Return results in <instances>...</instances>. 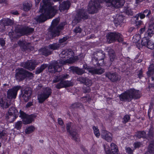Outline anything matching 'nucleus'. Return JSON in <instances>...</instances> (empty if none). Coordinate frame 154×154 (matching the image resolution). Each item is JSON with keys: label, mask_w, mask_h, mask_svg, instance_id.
<instances>
[{"label": "nucleus", "mask_w": 154, "mask_h": 154, "mask_svg": "<svg viewBox=\"0 0 154 154\" xmlns=\"http://www.w3.org/2000/svg\"><path fill=\"white\" fill-rule=\"evenodd\" d=\"M52 5L53 3L51 2V0H42L39 10L41 14L35 18L37 22H44L55 15L58 10V7L56 6H52Z\"/></svg>", "instance_id": "1"}, {"label": "nucleus", "mask_w": 154, "mask_h": 154, "mask_svg": "<svg viewBox=\"0 0 154 154\" xmlns=\"http://www.w3.org/2000/svg\"><path fill=\"white\" fill-rule=\"evenodd\" d=\"M104 2L107 7L119 8L123 6L125 3L124 0H91L89 3V13L94 14L97 12L100 7V3Z\"/></svg>", "instance_id": "2"}, {"label": "nucleus", "mask_w": 154, "mask_h": 154, "mask_svg": "<svg viewBox=\"0 0 154 154\" xmlns=\"http://www.w3.org/2000/svg\"><path fill=\"white\" fill-rule=\"evenodd\" d=\"M73 53L70 49H66L62 51L60 54L61 58L59 62L55 61L53 65L55 72H60L61 70L62 66L67 63H72L75 62L76 59L73 56Z\"/></svg>", "instance_id": "3"}, {"label": "nucleus", "mask_w": 154, "mask_h": 154, "mask_svg": "<svg viewBox=\"0 0 154 154\" xmlns=\"http://www.w3.org/2000/svg\"><path fill=\"white\" fill-rule=\"evenodd\" d=\"M120 100L122 101L130 102L133 99H137L140 97L139 90L134 88L130 89L122 93L119 96Z\"/></svg>", "instance_id": "4"}, {"label": "nucleus", "mask_w": 154, "mask_h": 154, "mask_svg": "<svg viewBox=\"0 0 154 154\" xmlns=\"http://www.w3.org/2000/svg\"><path fill=\"white\" fill-rule=\"evenodd\" d=\"M60 18H57L52 20L51 26L49 29L48 34L51 37L53 38L59 35L60 31L63 29L64 25L62 23L58 25L60 21Z\"/></svg>", "instance_id": "5"}, {"label": "nucleus", "mask_w": 154, "mask_h": 154, "mask_svg": "<svg viewBox=\"0 0 154 154\" xmlns=\"http://www.w3.org/2000/svg\"><path fill=\"white\" fill-rule=\"evenodd\" d=\"M34 31L32 28L29 27H20V28H16L15 31V34L13 32H10L8 35L11 40L13 38H18L23 35H28L32 32Z\"/></svg>", "instance_id": "6"}, {"label": "nucleus", "mask_w": 154, "mask_h": 154, "mask_svg": "<svg viewBox=\"0 0 154 154\" xmlns=\"http://www.w3.org/2000/svg\"><path fill=\"white\" fill-rule=\"evenodd\" d=\"M69 76V75L68 74H65L57 77V79H56L53 80V82H56L60 80L61 81L56 85V87L58 89H60L64 87L72 86V83L70 81L62 80L64 79L68 78Z\"/></svg>", "instance_id": "7"}, {"label": "nucleus", "mask_w": 154, "mask_h": 154, "mask_svg": "<svg viewBox=\"0 0 154 154\" xmlns=\"http://www.w3.org/2000/svg\"><path fill=\"white\" fill-rule=\"evenodd\" d=\"M107 41L109 43H111L116 40L120 42L123 41L122 36L118 32L109 33L106 35Z\"/></svg>", "instance_id": "8"}, {"label": "nucleus", "mask_w": 154, "mask_h": 154, "mask_svg": "<svg viewBox=\"0 0 154 154\" xmlns=\"http://www.w3.org/2000/svg\"><path fill=\"white\" fill-rule=\"evenodd\" d=\"M51 93V90L50 88H45L42 92L38 94V99L39 102L42 103L49 97Z\"/></svg>", "instance_id": "9"}, {"label": "nucleus", "mask_w": 154, "mask_h": 154, "mask_svg": "<svg viewBox=\"0 0 154 154\" xmlns=\"http://www.w3.org/2000/svg\"><path fill=\"white\" fill-rule=\"evenodd\" d=\"M51 93V90L50 88H45L42 92L38 94V99L39 102L42 103L49 97Z\"/></svg>", "instance_id": "10"}, {"label": "nucleus", "mask_w": 154, "mask_h": 154, "mask_svg": "<svg viewBox=\"0 0 154 154\" xmlns=\"http://www.w3.org/2000/svg\"><path fill=\"white\" fill-rule=\"evenodd\" d=\"M86 12V11L83 9H81L79 11L75 18L72 22L73 26H75L78 23L81 19H85L88 18V15Z\"/></svg>", "instance_id": "11"}, {"label": "nucleus", "mask_w": 154, "mask_h": 154, "mask_svg": "<svg viewBox=\"0 0 154 154\" xmlns=\"http://www.w3.org/2000/svg\"><path fill=\"white\" fill-rule=\"evenodd\" d=\"M27 73L29 74L30 76H32V73L26 71L23 68H19L16 69L15 75L16 79L19 81L23 80L26 77V74Z\"/></svg>", "instance_id": "12"}, {"label": "nucleus", "mask_w": 154, "mask_h": 154, "mask_svg": "<svg viewBox=\"0 0 154 154\" xmlns=\"http://www.w3.org/2000/svg\"><path fill=\"white\" fill-rule=\"evenodd\" d=\"M39 62L34 60H28L25 62H23L21 63V66L28 69L29 70H32L34 69L35 66L40 63Z\"/></svg>", "instance_id": "13"}, {"label": "nucleus", "mask_w": 154, "mask_h": 154, "mask_svg": "<svg viewBox=\"0 0 154 154\" xmlns=\"http://www.w3.org/2000/svg\"><path fill=\"white\" fill-rule=\"evenodd\" d=\"M19 117L23 119V124H28L31 123L34 120L35 116L33 115H27L21 110L20 111Z\"/></svg>", "instance_id": "14"}, {"label": "nucleus", "mask_w": 154, "mask_h": 154, "mask_svg": "<svg viewBox=\"0 0 154 154\" xmlns=\"http://www.w3.org/2000/svg\"><path fill=\"white\" fill-rule=\"evenodd\" d=\"M72 123L69 122L66 124V129L67 132H69L72 137V139L75 141H78L79 137L76 130L72 131L71 127Z\"/></svg>", "instance_id": "15"}, {"label": "nucleus", "mask_w": 154, "mask_h": 154, "mask_svg": "<svg viewBox=\"0 0 154 154\" xmlns=\"http://www.w3.org/2000/svg\"><path fill=\"white\" fill-rule=\"evenodd\" d=\"M20 86H15L8 91L7 97L9 98H16L18 91L20 89Z\"/></svg>", "instance_id": "16"}, {"label": "nucleus", "mask_w": 154, "mask_h": 154, "mask_svg": "<svg viewBox=\"0 0 154 154\" xmlns=\"http://www.w3.org/2000/svg\"><path fill=\"white\" fill-rule=\"evenodd\" d=\"M22 97L26 102L27 101L30 97V96L32 93L30 89L29 88H27L25 90H21Z\"/></svg>", "instance_id": "17"}, {"label": "nucleus", "mask_w": 154, "mask_h": 154, "mask_svg": "<svg viewBox=\"0 0 154 154\" xmlns=\"http://www.w3.org/2000/svg\"><path fill=\"white\" fill-rule=\"evenodd\" d=\"M101 137L108 142H111L112 140V134L106 131H103L101 134Z\"/></svg>", "instance_id": "18"}, {"label": "nucleus", "mask_w": 154, "mask_h": 154, "mask_svg": "<svg viewBox=\"0 0 154 154\" xmlns=\"http://www.w3.org/2000/svg\"><path fill=\"white\" fill-rule=\"evenodd\" d=\"M71 3L69 1L63 2L60 4L59 7V9L61 12L68 9L70 6Z\"/></svg>", "instance_id": "19"}, {"label": "nucleus", "mask_w": 154, "mask_h": 154, "mask_svg": "<svg viewBox=\"0 0 154 154\" xmlns=\"http://www.w3.org/2000/svg\"><path fill=\"white\" fill-rule=\"evenodd\" d=\"M88 72L92 75L102 74L104 72V69L100 68H91L88 69Z\"/></svg>", "instance_id": "20"}, {"label": "nucleus", "mask_w": 154, "mask_h": 154, "mask_svg": "<svg viewBox=\"0 0 154 154\" xmlns=\"http://www.w3.org/2000/svg\"><path fill=\"white\" fill-rule=\"evenodd\" d=\"M39 53L45 56L50 55L51 53V51L49 49L48 47H45L39 50Z\"/></svg>", "instance_id": "21"}, {"label": "nucleus", "mask_w": 154, "mask_h": 154, "mask_svg": "<svg viewBox=\"0 0 154 154\" xmlns=\"http://www.w3.org/2000/svg\"><path fill=\"white\" fill-rule=\"evenodd\" d=\"M105 76L112 82H115L118 80V75L115 73L107 72L105 74Z\"/></svg>", "instance_id": "22"}, {"label": "nucleus", "mask_w": 154, "mask_h": 154, "mask_svg": "<svg viewBox=\"0 0 154 154\" xmlns=\"http://www.w3.org/2000/svg\"><path fill=\"white\" fill-rule=\"evenodd\" d=\"M97 57H95L94 59H93V61H94V60H96L97 63H96L97 64L98 63V61L103 60L105 57V54L102 51H100L99 52H97Z\"/></svg>", "instance_id": "23"}, {"label": "nucleus", "mask_w": 154, "mask_h": 154, "mask_svg": "<svg viewBox=\"0 0 154 154\" xmlns=\"http://www.w3.org/2000/svg\"><path fill=\"white\" fill-rule=\"evenodd\" d=\"M13 23V21L11 19L7 18H3L0 20V24L6 26H11Z\"/></svg>", "instance_id": "24"}, {"label": "nucleus", "mask_w": 154, "mask_h": 154, "mask_svg": "<svg viewBox=\"0 0 154 154\" xmlns=\"http://www.w3.org/2000/svg\"><path fill=\"white\" fill-rule=\"evenodd\" d=\"M10 102L7 99L4 98L0 99V105L3 108H7L10 105Z\"/></svg>", "instance_id": "25"}, {"label": "nucleus", "mask_w": 154, "mask_h": 154, "mask_svg": "<svg viewBox=\"0 0 154 154\" xmlns=\"http://www.w3.org/2000/svg\"><path fill=\"white\" fill-rule=\"evenodd\" d=\"M23 9L25 11H27L29 10L32 6V3L29 1H26L23 4Z\"/></svg>", "instance_id": "26"}, {"label": "nucleus", "mask_w": 154, "mask_h": 154, "mask_svg": "<svg viewBox=\"0 0 154 154\" xmlns=\"http://www.w3.org/2000/svg\"><path fill=\"white\" fill-rule=\"evenodd\" d=\"M115 18L114 20V23L116 26H117L120 25L123 21L124 17L122 15H118Z\"/></svg>", "instance_id": "27"}, {"label": "nucleus", "mask_w": 154, "mask_h": 154, "mask_svg": "<svg viewBox=\"0 0 154 154\" xmlns=\"http://www.w3.org/2000/svg\"><path fill=\"white\" fill-rule=\"evenodd\" d=\"M18 44L21 48L24 51L27 49L28 45H29V44L27 43L25 41L20 40L18 42Z\"/></svg>", "instance_id": "28"}, {"label": "nucleus", "mask_w": 154, "mask_h": 154, "mask_svg": "<svg viewBox=\"0 0 154 154\" xmlns=\"http://www.w3.org/2000/svg\"><path fill=\"white\" fill-rule=\"evenodd\" d=\"M154 34V27L152 25H150L146 34L149 37H151Z\"/></svg>", "instance_id": "29"}, {"label": "nucleus", "mask_w": 154, "mask_h": 154, "mask_svg": "<svg viewBox=\"0 0 154 154\" xmlns=\"http://www.w3.org/2000/svg\"><path fill=\"white\" fill-rule=\"evenodd\" d=\"M71 70L73 72H75L79 75H82L84 73V71L82 69L76 67H72Z\"/></svg>", "instance_id": "30"}, {"label": "nucleus", "mask_w": 154, "mask_h": 154, "mask_svg": "<svg viewBox=\"0 0 154 154\" xmlns=\"http://www.w3.org/2000/svg\"><path fill=\"white\" fill-rule=\"evenodd\" d=\"M111 150L113 154H119L117 146L114 143H112L110 145Z\"/></svg>", "instance_id": "31"}, {"label": "nucleus", "mask_w": 154, "mask_h": 154, "mask_svg": "<svg viewBox=\"0 0 154 154\" xmlns=\"http://www.w3.org/2000/svg\"><path fill=\"white\" fill-rule=\"evenodd\" d=\"M60 47V44L58 43H53L50 44L48 46L49 49L51 51L53 50L58 49Z\"/></svg>", "instance_id": "32"}, {"label": "nucleus", "mask_w": 154, "mask_h": 154, "mask_svg": "<svg viewBox=\"0 0 154 154\" xmlns=\"http://www.w3.org/2000/svg\"><path fill=\"white\" fill-rule=\"evenodd\" d=\"M17 116L14 115L13 114H9L8 113L7 114L6 117L8 121L10 122H12L15 120Z\"/></svg>", "instance_id": "33"}, {"label": "nucleus", "mask_w": 154, "mask_h": 154, "mask_svg": "<svg viewBox=\"0 0 154 154\" xmlns=\"http://www.w3.org/2000/svg\"><path fill=\"white\" fill-rule=\"evenodd\" d=\"M154 73V65L152 64L150 65L148 71L147 72V75L148 76L152 75Z\"/></svg>", "instance_id": "34"}, {"label": "nucleus", "mask_w": 154, "mask_h": 154, "mask_svg": "<svg viewBox=\"0 0 154 154\" xmlns=\"http://www.w3.org/2000/svg\"><path fill=\"white\" fill-rule=\"evenodd\" d=\"M148 154H154V141H152L149 144L148 148Z\"/></svg>", "instance_id": "35"}, {"label": "nucleus", "mask_w": 154, "mask_h": 154, "mask_svg": "<svg viewBox=\"0 0 154 154\" xmlns=\"http://www.w3.org/2000/svg\"><path fill=\"white\" fill-rule=\"evenodd\" d=\"M8 113H9V114H13L14 115L17 116L18 114L17 110L16 109L15 107H11L9 109Z\"/></svg>", "instance_id": "36"}, {"label": "nucleus", "mask_w": 154, "mask_h": 154, "mask_svg": "<svg viewBox=\"0 0 154 154\" xmlns=\"http://www.w3.org/2000/svg\"><path fill=\"white\" fill-rule=\"evenodd\" d=\"M135 135L138 138H145L146 137V132L144 131H138L137 132Z\"/></svg>", "instance_id": "37"}, {"label": "nucleus", "mask_w": 154, "mask_h": 154, "mask_svg": "<svg viewBox=\"0 0 154 154\" xmlns=\"http://www.w3.org/2000/svg\"><path fill=\"white\" fill-rule=\"evenodd\" d=\"M141 38L140 35L139 34H137L134 36L132 41L135 43H138Z\"/></svg>", "instance_id": "38"}, {"label": "nucleus", "mask_w": 154, "mask_h": 154, "mask_svg": "<svg viewBox=\"0 0 154 154\" xmlns=\"http://www.w3.org/2000/svg\"><path fill=\"white\" fill-rule=\"evenodd\" d=\"M35 130V128L32 126L27 128L25 130V132L26 134H29L33 132Z\"/></svg>", "instance_id": "39"}, {"label": "nucleus", "mask_w": 154, "mask_h": 154, "mask_svg": "<svg viewBox=\"0 0 154 154\" xmlns=\"http://www.w3.org/2000/svg\"><path fill=\"white\" fill-rule=\"evenodd\" d=\"M93 128L95 135L98 138L100 136V133L99 130L98 128L95 126H93Z\"/></svg>", "instance_id": "40"}, {"label": "nucleus", "mask_w": 154, "mask_h": 154, "mask_svg": "<svg viewBox=\"0 0 154 154\" xmlns=\"http://www.w3.org/2000/svg\"><path fill=\"white\" fill-rule=\"evenodd\" d=\"M150 40L147 39L146 38L144 37L143 38L142 40L141 44L143 46L147 47L149 43V41Z\"/></svg>", "instance_id": "41"}, {"label": "nucleus", "mask_w": 154, "mask_h": 154, "mask_svg": "<svg viewBox=\"0 0 154 154\" xmlns=\"http://www.w3.org/2000/svg\"><path fill=\"white\" fill-rule=\"evenodd\" d=\"M46 67L45 65H42L39 68H37L36 71V74H38L41 73Z\"/></svg>", "instance_id": "42"}, {"label": "nucleus", "mask_w": 154, "mask_h": 154, "mask_svg": "<svg viewBox=\"0 0 154 154\" xmlns=\"http://www.w3.org/2000/svg\"><path fill=\"white\" fill-rule=\"evenodd\" d=\"M140 17V19H143L145 17V15L143 13H140L136 15L134 17V18H136V20H138L139 17Z\"/></svg>", "instance_id": "43"}, {"label": "nucleus", "mask_w": 154, "mask_h": 154, "mask_svg": "<svg viewBox=\"0 0 154 154\" xmlns=\"http://www.w3.org/2000/svg\"><path fill=\"white\" fill-rule=\"evenodd\" d=\"M84 83L88 87H89L92 84V81L90 79L86 78V81H85Z\"/></svg>", "instance_id": "44"}, {"label": "nucleus", "mask_w": 154, "mask_h": 154, "mask_svg": "<svg viewBox=\"0 0 154 154\" xmlns=\"http://www.w3.org/2000/svg\"><path fill=\"white\" fill-rule=\"evenodd\" d=\"M148 43L147 47L150 49H154V43L153 42L150 40Z\"/></svg>", "instance_id": "45"}, {"label": "nucleus", "mask_w": 154, "mask_h": 154, "mask_svg": "<svg viewBox=\"0 0 154 154\" xmlns=\"http://www.w3.org/2000/svg\"><path fill=\"white\" fill-rule=\"evenodd\" d=\"M104 149L106 154H112L109 147L108 145H104Z\"/></svg>", "instance_id": "46"}, {"label": "nucleus", "mask_w": 154, "mask_h": 154, "mask_svg": "<svg viewBox=\"0 0 154 154\" xmlns=\"http://www.w3.org/2000/svg\"><path fill=\"white\" fill-rule=\"evenodd\" d=\"M130 119V116L127 115H125L124 116L123 119V122L124 123H125L126 122H128V121Z\"/></svg>", "instance_id": "47"}, {"label": "nucleus", "mask_w": 154, "mask_h": 154, "mask_svg": "<svg viewBox=\"0 0 154 154\" xmlns=\"http://www.w3.org/2000/svg\"><path fill=\"white\" fill-rule=\"evenodd\" d=\"M110 60L111 61H113L115 57V54L113 51H112V53H109Z\"/></svg>", "instance_id": "48"}, {"label": "nucleus", "mask_w": 154, "mask_h": 154, "mask_svg": "<svg viewBox=\"0 0 154 154\" xmlns=\"http://www.w3.org/2000/svg\"><path fill=\"white\" fill-rule=\"evenodd\" d=\"M22 122L21 121L17 122L15 124V128L19 130L20 129L21 127Z\"/></svg>", "instance_id": "49"}, {"label": "nucleus", "mask_w": 154, "mask_h": 154, "mask_svg": "<svg viewBox=\"0 0 154 154\" xmlns=\"http://www.w3.org/2000/svg\"><path fill=\"white\" fill-rule=\"evenodd\" d=\"M25 152L29 154L31 153L32 151V148L31 145H28L25 149Z\"/></svg>", "instance_id": "50"}, {"label": "nucleus", "mask_w": 154, "mask_h": 154, "mask_svg": "<svg viewBox=\"0 0 154 154\" xmlns=\"http://www.w3.org/2000/svg\"><path fill=\"white\" fill-rule=\"evenodd\" d=\"M90 99L89 96L88 95L86 96V97H83L82 98V101L84 103H85L89 101Z\"/></svg>", "instance_id": "51"}, {"label": "nucleus", "mask_w": 154, "mask_h": 154, "mask_svg": "<svg viewBox=\"0 0 154 154\" xmlns=\"http://www.w3.org/2000/svg\"><path fill=\"white\" fill-rule=\"evenodd\" d=\"M86 78L80 77L77 79V80L81 82L84 83L85 81H86Z\"/></svg>", "instance_id": "52"}, {"label": "nucleus", "mask_w": 154, "mask_h": 154, "mask_svg": "<svg viewBox=\"0 0 154 154\" xmlns=\"http://www.w3.org/2000/svg\"><path fill=\"white\" fill-rule=\"evenodd\" d=\"M143 13V14H144L147 13L146 15V17H148V18H149V16L151 13V11L150 10H148V9H146L144 11Z\"/></svg>", "instance_id": "53"}, {"label": "nucleus", "mask_w": 154, "mask_h": 154, "mask_svg": "<svg viewBox=\"0 0 154 154\" xmlns=\"http://www.w3.org/2000/svg\"><path fill=\"white\" fill-rule=\"evenodd\" d=\"M82 29L79 26L77 27L74 30V32L76 33H80L81 32Z\"/></svg>", "instance_id": "54"}, {"label": "nucleus", "mask_w": 154, "mask_h": 154, "mask_svg": "<svg viewBox=\"0 0 154 154\" xmlns=\"http://www.w3.org/2000/svg\"><path fill=\"white\" fill-rule=\"evenodd\" d=\"M141 145V143L140 142H137L134 144V146L135 148L140 147Z\"/></svg>", "instance_id": "55"}, {"label": "nucleus", "mask_w": 154, "mask_h": 154, "mask_svg": "<svg viewBox=\"0 0 154 154\" xmlns=\"http://www.w3.org/2000/svg\"><path fill=\"white\" fill-rule=\"evenodd\" d=\"M126 152L129 154H132L133 152V150L129 147L126 148Z\"/></svg>", "instance_id": "56"}, {"label": "nucleus", "mask_w": 154, "mask_h": 154, "mask_svg": "<svg viewBox=\"0 0 154 154\" xmlns=\"http://www.w3.org/2000/svg\"><path fill=\"white\" fill-rule=\"evenodd\" d=\"M67 39V38L66 37H64L62 38H61L59 40V43L61 44L62 43L66 41Z\"/></svg>", "instance_id": "57"}, {"label": "nucleus", "mask_w": 154, "mask_h": 154, "mask_svg": "<svg viewBox=\"0 0 154 154\" xmlns=\"http://www.w3.org/2000/svg\"><path fill=\"white\" fill-rule=\"evenodd\" d=\"M73 106L74 107H80V108L83 107L81 103H79L74 104H73Z\"/></svg>", "instance_id": "58"}, {"label": "nucleus", "mask_w": 154, "mask_h": 154, "mask_svg": "<svg viewBox=\"0 0 154 154\" xmlns=\"http://www.w3.org/2000/svg\"><path fill=\"white\" fill-rule=\"evenodd\" d=\"M5 41L2 38H0V45L2 46H3L5 45Z\"/></svg>", "instance_id": "59"}, {"label": "nucleus", "mask_w": 154, "mask_h": 154, "mask_svg": "<svg viewBox=\"0 0 154 154\" xmlns=\"http://www.w3.org/2000/svg\"><path fill=\"white\" fill-rule=\"evenodd\" d=\"M0 3L8 5V0H0Z\"/></svg>", "instance_id": "60"}, {"label": "nucleus", "mask_w": 154, "mask_h": 154, "mask_svg": "<svg viewBox=\"0 0 154 154\" xmlns=\"http://www.w3.org/2000/svg\"><path fill=\"white\" fill-rule=\"evenodd\" d=\"M6 134V133L4 131L0 133V139L2 138V137L5 136Z\"/></svg>", "instance_id": "61"}, {"label": "nucleus", "mask_w": 154, "mask_h": 154, "mask_svg": "<svg viewBox=\"0 0 154 154\" xmlns=\"http://www.w3.org/2000/svg\"><path fill=\"white\" fill-rule=\"evenodd\" d=\"M135 23H136V25L137 26H139L141 25L143 23V22H142V21L140 20V21H136Z\"/></svg>", "instance_id": "62"}, {"label": "nucleus", "mask_w": 154, "mask_h": 154, "mask_svg": "<svg viewBox=\"0 0 154 154\" xmlns=\"http://www.w3.org/2000/svg\"><path fill=\"white\" fill-rule=\"evenodd\" d=\"M58 124L61 125H62L63 124V122L62 119L60 118H59L58 120Z\"/></svg>", "instance_id": "63"}, {"label": "nucleus", "mask_w": 154, "mask_h": 154, "mask_svg": "<svg viewBox=\"0 0 154 154\" xmlns=\"http://www.w3.org/2000/svg\"><path fill=\"white\" fill-rule=\"evenodd\" d=\"M11 14L14 15H17L18 14V13L17 11H13L11 12Z\"/></svg>", "instance_id": "64"}]
</instances>
